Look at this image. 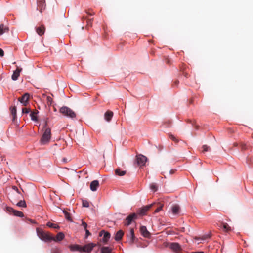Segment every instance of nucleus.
<instances>
[{
    "label": "nucleus",
    "instance_id": "23",
    "mask_svg": "<svg viewBox=\"0 0 253 253\" xmlns=\"http://www.w3.org/2000/svg\"><path fill=\"white\" fill-rule=\"evenodd\" d=\"M9 31L8 27L5 26L3 24L0 25V35L3 34L5 32H7Z\"/></svg>",
    "mask_w": 253,
    "mask_h": 253
},
{
    "label": "nucleus",
    "instance_id": "30",
    "mask_svg": "<svg viewBox=\"0 0 253 253\" xmlns=\"http://www.w3.org/2000/svg\"><path fill=\"white\" fill-rule=\"evenodd\" d=\"M150 187L154 192H155L158 190V186L156 183H153L150 184Z\"/></svg>",
    "mask_w": 253,
    "mask_h": 253
},
{
    "label": "nucleus",
    "instance_id": "47",
    "mask_svg": "<svg viewBox=\"0 0 253 253\" xmlns=\"http://www.w3.org/2000/svg\"><path fill=\"white\" fill-rule=\"evenodd\" d=\"M175 171V169H171L170 171H169V173L170 174H173Z\"/></svg>",
    "mask_w": 253,
    "mask_h": 253
},
{
    "label": "nucleus",
    "instance_id": "15",
    "mask_svg": "<svg viewBox=\"0 0 253 253\" xmlns=\"http://www.w3.org/2000/svg\"><path fill=\"white\" fill-rule=\"evenodd\" d=\"M99 186V181L97 180L92 181L90 183V188L92 191H96Z\"/></svg>",
    "mask_w": 253,
    "mask_h": 253
},
{
    "label": "nucleus",
    "instance_id": "49",
    "mask_svg": "<svg viewBox=\"0 0 253 253\" xmlns=\"http://www.w3.org/2000/svg\"><path fill=\"white\" fill-rule=\"evenodd\" d=\"M63 161L64 162H65V163H66V162H67V159H66V158H63Z\"/></svg>",
    "mask_w": 253,
    "mask_h": 253
},
{
    "label": "nucleus",
    "instance_id": "46",
    "mask_svg": "<svg viewBox=\"0 0 253 253\" xmlns=\"http://www.w3.org/2000/svg\"><path fill=\"white\" fill-rule=\"evenodd\" d=\"M13 189L15 190L17 192L19 193L18 189L17 187L15 186H13Z\"/></svg>",
    "mask_w": 253,
    "mask_h": 253
},
{
    "label": "nucleus",
    "instance_id": "13",
    "mask_svg": "<svg viewBox=\"0 0 253 253\" xmlns=\"http://www.w3.org/2000/svg\"><path fill=\"white\" fill-rule=\"evenodd\" d=\"M140 232L144 237L150 238L151 236V233L147 230L146 227L145 226H141L140 227Z\"/></svg>",
    "mask_w": 253,
    "mask_h": 253
},
{
    "label": "nucleus",
    "instance_id": "22",
    "mask_svg": "<svg viewBox=\"0 0 253 253\" xmlns=\"http://www.w3.org/2000/svg\"><path fill=\"white\" fill-rule=\"evenodd\" d=\"M220 227H222L224 231L228 232L231 230V227L227 223L222 222L221 225L219 226Z\"/></svg>",
    "mask_w": 253,
    "mask_h": 253
},
{
    "label": "nucleus",
    "instance_id": "25",
    "mask_svg": "<svg viewBox=\"0 0 253 253\" xmlns=\"http://www.w3.org/2000/svg\"><path fill=\"white\" fill-rule=\"evenodd\" d=\"M115 173L116 175L122 176L124 175L126 173V171L121 170L120 169L118 168L115 169Z\"/></svg>",
    "mask_w": 253,
    "mask_h": 253
},
{
    "label": "nucleus",
    "instance_id": "17",
    "mask_svg": "<svg viewBox=\"0 0 253 253\" xmlns=\"http://www.w3.org/2000/svg\"><path fill=\"white\" fill-rule=\"evenodd\" d=\"M22 70L21 68H19V67H17V69L14 71L12 75V79L13 80H17L18 77L19 76L20 73Z\"/></svg>",
    "mask_w": 253,
    "mask_h": 253
},
{
    "label": "nucleus",
    "instance_id": "6",
    "mask_svg": "<svg viewBox=\"0 0 253 253\" xmlns=\"http://www.w3.org/2000/svg\"><path fill=\"white\" fill-rule=\"evenodd\" d=\"M168 246L175 253H181L182 252L181 247L178 243H169Z\"/></svg>",
    "mask_w": 253,
    "mask_h": 253
},
{
    "label": "nucleus",
    "instance_id": "44",
    "mask_svg": "<svg viewBox=\"0 0 253 253\" xmlns=\"http://www.w3.org/2000/svg\"><path fill=\"white\" fill-rule=\"evenodd\" d=\"M3 55L4 51L1 48H0V56L2 57Z\"/></svg>",
    "mask_w": 253,
    "mask_h": 253
},
{
    "label": "nucleus",
    "instance_id": "19",
    "mask_svg": "<svg viewBox=\"0 0 253 253\" xmlns=\"http://www.w3.org/2000/svg\"><path fill=\"white\" fill-rule=\"evenodd\" d=\"M124 235V231L122 230H120L116 233L114 239L116 241H119L121 240Z\"/></svg>",
    "mask_w": 253,
    "mask_h": 253
},
{
    "label": "nucleus",
    "instance_id": "2",
    "mask_svg": "<svg viewBox=\"0 0 253 253\" xmlns=\"http://www.w3.org/2000/svg\"><path fill=\"white\" fill-rule=\"evenodd\" d=\"M36 230L38 236L41 240L47 242L51 241L52 239H53V236H52L49 233L39 228H37Z\"/></svg>",
    "mask_w": 253,
    "mask_h": 253
},
{
    "label": "nucleus",
    "instance_id": "11",
    "mask_svg": "<svg viewBox=\"0 0 253 253\" xmlns=\"http://www.w3.org/2000/svg\"><path fill=\"white\" fill-rule=\"evenodd\" d=\"M6 210L8 212L12 213L15 216L18 217H23L24 216L22 212L15 210L12 208L8 207H7Z\"/></svg>",
    "mask_w": 253,
    "mask_h": 253
},
{
    "label": "nucleus",
    "instance_id": "16",
    "mask_svg": "<svg viewBox=\"0 0 253 253\" xmlns=\"http://www.w3.org/2000/svg\"><path fill=\"white\" fill-rule=\"evenodd\" d=\"M35 29L38 34L40 36H42L43 35L45 32V27L44 25H41L39 27H36Z\"/></svg>",
    "mask_w": 253,
    "mask_h": 253
},
{
    "label": "nucleus",
    "instance_id": "40",
    "mask_svg": "<svg viewBox=\"0 0 253 253\" xmlns=\"http://www.w3.org/2000/svg\"><path fill=\"white\" fill-rule=\"evenodd\" d=\"M86 12L89 16H92V15L95 14V13L93 12V11L91 9L88 10V11H87Z\"/></svg>",
    "mask_w": 253,
    "mask_h": 253
},
{
    "label": "nucleus",
    "instance_id": "7",
    "mask_svg": "<svg viewBox=\"0 0 253 253\" xmlns=\"http://www.w3.org/2000/svg\"><path fill=\"white\" fill-rule=\"evenodd\" d=\"M127 242L130 245H132L136 239L134 235V229L130 228L128 232L126 234Z\"/></svg>",
    "mask_w": 253,
    "mask_h": 253
},
{
    "label": "nucleus",
    "instance_id": "39",
    "mask_svg": "<svg viewBox=\"0 0 253 253\" xmlns=\"http://www.w3.org/2000/svg\"><path fill=\"white\" fill-rule=\"evenodd\" d=\"M30 112V109L29 108H24L22 109V113L28 114Z\"/></svg>",
    "mask_w": 253,
    "mask_h": 253
},
{
    "label": "nucleus",
    "instance_id": "41",
    "mask_svg": "<svg viewBox=\"0 0 253 253\" xmlns=\"http://www.w3.org/2000/svg\"><path fill=\"white\" fill-rule=\"evenodd\" d=\"M210 235H204L201 238V239L202 240H206V239H208L210 237Z\"/></svg>",
    "mask_w": 253,
    "mask_h": 253
},
{
    "label": "nucleus",
    "instance_id": "1",
    "mask_svg": "<svg viewBox=\"0 0 253 253\" xmlns=\"http://www.w3.org/2000/svg\"><path fill=\"white\" fill-rule=\"evenodd\" d=\"M96 246V244L91 243L87 245H85L84 246H81L79 245H73L70 246L69 248L70 250L72 251H79L80 253H89Z\"/></svg>",
    "mask_w": 253,
    "mask_h": 253
},
{
    "label": "nucleus",
    "instance_id": "51",
    "mask_svg": "<svg viewBox=\"0 0 253 253\" xmlns=\"http://www.w3.org/2000/svg\"><path fill=\"white\" fill-rule=\"evenodd\" d=\"M194 239H195V240H199L200 238H199V237H195L194 238Z\"/></svg>",
    "mask_w": 253,
    "mask_h": 253
},
{
    "label": "nucleus",
    "instance_id": "8",
    "mask_svg": "<svg viewBox=\"0 0 253 253\" xmlns=\"http://www.w3.org/2000/svg\"><path fill=\"white\" fill-rule=\"evenodd\" d=\"M147 160L146 157L140 154L136 155L135 161L138 166L142 167L145 165Z\"/></svg>",
    "mask_w": 253,
    "mask_h": 253
},
{
    "label": "nucleus",
    "instance_id": "31",
    "mask_svg": "<svg viewBox=\"0 0 253 253\" xmlns=\"http://www.w3.org/2000/svg\"><path fill=\"white\" fill-rule=\"evenodd\" d=\"M17 205L19 207H26V204L25 200H20L18 202L17 204Z\"/></svg>",
    "mask_w": 253,
    "mask_h": 253
},
{
    "label": "nucleus",
    "instance_id": "36",
    "mask_svg": "<svg viewBox=\"0 0 253 253\" xmlns=\"http://www.w3.org/2000/svg\"><path fill=\"white\" fill-rule=\"evenodd\" d=\"M202 148L203 149L202 152L204 153L205 152L208 151L210 150V148L206 145H203L202 146Z\"/></svg>",
    "mask_w": 253,
    "mask_h": 253
},
{
    "label": "nucleus",
    "instance_id": "37",
    "mask_svg": "<svg viewBox=\"0 0 253 253\" xmlns=\"http://www.w3.org/2000/svg\"><path fill=\"white\" fill-rule=\"evenodd\" d=\"M51 253H61V250L58 248H53L51 250Z\"/></svg>",
    "mask_w": 253,
    "mask_h": 253
},
{
    "label": "nucleus",
    "instance_id": "28",
    "mask_svg": "<svg viewBox=\"0 0 253 253\" xmlns=\"http://www.w3.org/2000/svg\"><path fill=\"white\" fill-rule=\"evenodd\" d=\"M101 253H111V250L107 247H102L101 249Z\"/></svg>",
    "mask_w": 253,
    "mask_h": 253
},
{
    "label": "nucleus",
    "instance_id": "34",
    "mask_svg": "<svg viewBox=\"0 0 253 253\" xmlns=\"http://www.w3.org/2000/svg\"><path fill=\"white\" fill-rule=\"evenodd\" d=\"M63 212L64 213L65 218L69 221H71V217L70 213L65 211H63Z\"/></svg>",
    "mask_w": 253,
    "mask_h": 253
},
{
    "label": "nucleus",
    "instance_id": "52",
    "mask_svg": "<svg viewBox=\"0 0 253 253\" xmlns=\"http://www.w3.org/2000/svg\"><path fill=\"white\" fill-rule=\"evenodd\" d=\"M46 125H47V123H45V125H44V127H45L46 126Z\"/></svg>",
    "mask_w": 253,
    "mask_h": 253
},
{
    "label": "nucleus",
    "instance_id": "43",
    "mask_svg": "<svg viewBox=\"0 0 253 253\" xmlns=\"http://www.w3.org/2000/svg\"><path fill=\"white\" fill-rule=\"evenodd\" d=\"M52 100V99L51 97H50V96L47 97V101H48V102L50 103V104H51Z\"/></svg>",
    "mask_w": 253,
    "mask_h": 253
},
{
    "label": "nucleus",
    "instance_id": "3",
    "mask_svg": "<svg viewBox=\"0 0 253 253\" xmlns=\"http://www.w3.org/2000/svg\"><path fill=\"white\" fill-rule=\"evenodd\" d=\"M59 112L64 116L71 118H74L76 116L75 113L72 110L66 106L61 107L60 109Z\"/></svg>",
    "mask_w": 253,
    "mask_h": 253
},
{
    "label": "nucleus",
    "instance_id": "12",
    "mask_svg": "<svg viewBox=\"0 0 253 253\" xmlns=\"http://www.w3.org/2000/svg\"><path fill=\"white\" fill-rule=\"evenodd\" d=\"M99 236H103L102 239L101 240V242H102L104 243H107L110 238V234L108 232H105L104 230H102L99 233Z\"/></svg>",
    "mask_w": 253,
    "mask_h": 253
},
{
    "label": "nucleus",
    "instance_id": "26",
    "mask_svg": "<svg viewBox=\"0 0 253 253\" xmlns=\"http://www.w3.org/2000/svg\"><path fill=\"white\" fill-rule=\"evenodd\" d=\"M11 113L13 116V120H15L16 117V107L15 106L10 108Z\"/></svg>",
    "mask_w": 253,
    "mask_h": 253
},
{
    "label": "nucleus",
    "instance_id": "21",
    "mask_svg": "<svg viewBox=\"0 0 253 253\" xmlns=\"http://www.w3.org/2000/svg\"><path fill=\"white\" fill-rule=\"evenodd\" d=\"M171 211L172 213L174 214H177L179 212L180 207L178 205H173L171 207Z\"/></svg>",
    "mask_w": 253,
    "mask_h": 253
},
{
    "label": "nucleus",
    "instance_id": "9",
    "mask_svg": "<svg viewBox=\"0 0 253 253\" xmlns=\"http://www.w3.org/2000/svg\"><path fill=\"white\" fill-rule=\"evenodd\" d=\"M46 5L44 0H38L37 1V9L40 12L41 14H45Z\"/></svg>",
    "mask_w": 253,
    "mask_h": 253
},
{
    "label": "nucleus",
    "instance_id": "42",
    "mask_svg": "<svg viewBox=\"0 0 253 253\" xmlns=\"http://www.w3.org/2000/svg\"><path fill=\"white\" fill-rule=\"evenodd\" d=\"M82 225L84 226V230H86L87 226V223L86 222H85L84 221H82Z\"/></svg>",
    "mask_w": 253,
    "mask_h": 253
},
{
    "label": "nucleus",
    "instance_id": "29",
    "mask_svg": "<svg viewBox=\"0 0 253 253\" xmlns=\"http://www.w3.org/2000/svg\"><path fill=\"white\" fill-rule=\"evenodd\" d=\"M46 225L47 226H48L49 227L53 228L55 229H59V226L58 225H57L56 224L52 223L50 222H47L46 224Z\"/></svg>",
    "mask_w": 253,
    "mask_h": 253
},
{
    "label": "nucleus",
    "instance_id": "32",
    "mask_svg": "<svg viewBox=\"0 0 253 253\" xmlns=\"http://www.w3.org/2000/svg\"><path fill=\"white\" fill-rule=\"evenodd\" d=\"M169 137L170 139H171L173 142H174L175 143H178L179 142V140L177 138H176L174 135H173L171 134H169Z\"/></svg>",
    "mask_w": 253,
    "mask_h": 253
},
{
    "label": "nucleus",
    "instance_id": "33",
    "mask_svg": "<svg viewBox=\"0 0 253 253\" xmlns=\"http://www.w3.org/2000/svg\"><path fill=\"white\" fill-rule=\"evenodd\" d=\"M83 20L85 21L86 22V24L87 26L91 25V19H88L87 18V17H83Z\"/></svg>",
    "mask_w": 253,
    "mask_h": 253
},
{
    "label": "nucleus",
    "instance_id": "45",
    "mask_svg": "<svg viewBox=\"0 0 253 253\" xmlns=\"http://www.w3.org/2000/svg\"><path fill=\"white\" fill-rule=\"evenodd\" d=\"M85 231L86 237H87L88 236L90 235V233L89 232L88 230L86 229V230H85Z\"/></svg>",
    "mask_w": 253,
    "mask_h": 253
},
{
    "label": "nucleus",
    "instance_id": "38",
    "mask_svg": "<svg viewBox=\"0 0 253 253\" xmlns=\"http://www.w3.org/2000/svg\"><path fill=\"white\" fill-rule=\"evenodd\" d=\"M240 147L241 148L242 150L244 151L247 149V146L245 144L241 143L240 144Z\"/></svg>",
    "mask_w": 253,
    "mask_h": 253
},
{
    "label": "nucleus",
    "instance_id": "10",
    "mask_svg": "<svg viewBox=\"0 0 253 253\" xmlns=\"http://www.w3.org/2000/svg\"><path fill=\"white\" fill-rule=\"evenodd\" d=\"M137 215L136 213H133L128 215L126 219V221L124 223V225L126 226H128L131 224L132 221L136 219Z\"/></svg>",
    "mask_w": 253,
    "mask_h": 253
},
{
    "label": "nucleus",
    "instance_id": "48",
    "mask_svg": "<svg viewBox=\"0 0 253 253\" xmlns=\"http://www.w3.org/2000/svg\"><path fill=\"white\" fill-rule=\"evenodd\" d=\"M165 62L167 63V64H170V60L168 58H166L165 59Z\"/></svg>",
    "mask_w": 253,
    "mask_h": 253
},
{
    "label": "nucleus",
    "instance_id": "14",
    "mask_svg": "<svg viewBox=\"0 0 253 253\" xmlns=\"http://www.w3.org/2000/svg\"><path fill=\"white\" fill-rule=\"evenodd\" d=\"M29 98V95L28 93H25L21 97L18 98V101L24 106L27 105V102Z\"/></svg>",
    "mask_w": 253,
    "mask_h": 253
},
{
    "label": "nucleus",
    "instance_id": "27",
    "mask_svg": "<svg viewBox=\"0 0 253 253\" xmlns=\"http://www.w3.org/2000/svg\"><path fill=\"white\" fill-rule=\"evenodd\" d=\"M155 206H157V208L156 209V210H155V211L154 212L155 213H158L162 209V207H163V205L160 204V203H158V204H156L155 203Z\"/></svg>",
    "mask_w": 253,
    "mask_h": 253
},
{
    "label": "nucleus",
    "instance_id": "20",
    "mask_svg": "<svg viewBox=\"0 0 253 253\" xmlns=\"http://www.w3.org/2000/svg\"><path fill=\"white\" fill-rule=\"evenodd\" d=\"M113 116V112L111 111L108 110L104 114V118L107 121L109 122L111 120Z\"/></svg>",
    "mask_w": 253,
    "mask_h": 253
},
{
    "label": "nucleus",
    "instance_id": "50",
    "mask_svg": "<svg viewBox=\"0 0 253 253\" xmlns=\"http://www.w3.org/2000/svg\"><path fill=\"white\" fill-rule=\"evenodd\" d=\"M192 253H204L203 252H192Z\"/></svg>",
    "mask_w": 253,
    "mask_h": 253
},
{
    "label": "nucleus",
    "instance_id": "18",
    "mask_svg": "<svg viewBox=\"0 0 253 253\" xmlns=\"http://www.w3.org/2000/svg\"><path fill=\"white\" fill-rule=\"evenodd\" d=\"M65 237V235L63 232L58 233L55 237H53V239L52 241H54L55 242H59L62 240Z\"/></svg>",
    "mask_w": 253,
    "mask_h": 253
},
{
    "label": "nucleus",
    "instance_id": "53",
    "mask_svg": "<svg viewBox=\"0 0 253 253\" xmlns=\"http://www.w3.org/2000/svg\"><path fill=\"white\" fill-rule=\"evenodd\" d=\"M98 245H99L100 246H101V245L99 243H98Z\"/></svg>",
    "mask_w": 253,
    "mask_h": 253
},
{
    "label": "nucleus",
    "instance_id": "4",
    "mask_svg": "<svg viewBox=\"0 0 253 253\" xmlns=\"http://www.w3.org/2000/svg\"><path fill=\"white\" fill-rule=\"evenodd\" d=\"M155 203H152L150 205H148L142 207V208H138L136 211V214L140 215V216H143L145 215L147 213V212L153 207H154L155 205Z\"/></svg>",
    "mask_w": 253,
    "mask_h": 253
},
{
    "label": "nucleus",
    "instance_id": "24",
    "mask_svg": "<svg viewBox=\"0 0 253 253\" xmlns=\"http://www.w3.org/2000/svg\"><path fill=\"white\" fill-rule=\"evenodd\" d=\"M38 111L35 110L34 111L31 113L30 116L31 117V120L34 121H37L38 120L37 114L38 113Z\"/></svg>",
    "mask_w": 253,
    "mask_h": 253
},
{
    "label": "nucleus",
    "instance_id": "35",
    "mask_svg": "<svg viewBox=\"0 0 253 253\" xmlns=\"http://www.w3.org/2000/svg\"><path fill=\"white\" fill-rule=\"evenodd\" d=\"M82 205L84 207H89V203L88 201L83 200L82 201Z\"/></svg>",
    "mask_w": 253,
    "mask_h": 253
},
{
    "label": "nucleus",
    "instance_id": "5",
    "mask_svg": "<svg viewBox=\"0 0 253 253\" xmlns=\"http://www.w3.org/2000/svg\"><path fill=\"white\" fill-rule=\"evenodd\" d=\"M51 129L49 128H46L45 129L44 133L41 139V141L42 144H45L48 143L51 138Z\"/></svg>",
    "mask_w": 253,
    "mask_h": 253
}]
</instances>
